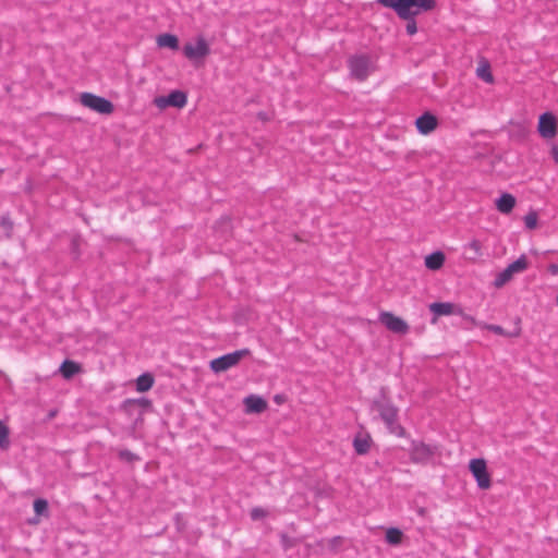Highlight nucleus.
<instances>
[{"label": "nucleus", "mask_w": 558, "mask_h": 558, "mask_svg": "<svg viewBox=\"0 0 558 558\" xmlns=\"http://www.w3.org/2000/svg\"><path fill=\"white\" fill-rule=\"evenodd\" d=\"M513 274L521 272L527 268V259L524 255L507 266Z\"/></svg>", "instance_id": "25"}, {"label": "nucleus", "mask_w": 558, "mask_h": 558, "mask_svg": "<svg viewBox=\"0 0 558 558\" xmlns=\"http://www.w3.org/2000/svg\"><path fill=\"white\" fill-rule=\"evenodd\" d=\"M155 102L156 105L159 107V108H166L168 106H170L167 101V96L166 97H158L155 99Z\"/></svg>", "instance_id": "34"}, {"label": "nucleus", "mask_w": 558, "mask_h": 558, "mask_svg": "<svg viewBox=\"0 0 558 558\" xmlns=\"http://www.w3.org/2000/svg\"><path fill=\"white\" fill-rule=\"evenodd\" d=\"M483 328L489 330V331H493L499 336H504V337H518L521 332V329L519 327H517L513 331L509 332V331H506L501 326L499 325H489V324H484L483 325Z\"/></svg>", "instance_id": "21"}, {"label": "nucleus", "mask_w": 558, "mask_h": 558, "mask_svg": "<svg viewBox=\"0 0 558 558\" xmlns=\"http://www.w3.org/2000/svg\"><path fill=\"white\" fill-rule=\"evenodd\" d=\"M515 205V198L509 193H504L497 201L496 207L502 214H509Z\"/></svg>", "instance_id": "15"}, {"label": "nucleus", "mask_w": 558, "mask_h": 558, "mask_svg": "<svg viewBox=\"0 0 558 558\" xmlns=\"http://www.w3.org/2000/svg\"><path fill=\"white\" fill-rule=\"evenodd\" d=\"M154 378L150 374H142L136 380V389L140 392H145L153 387Z\"/></svg>", "instance_id": "22"}, {"label": "nucleus", "mask_w": 558, "mask_h": 558, "mask_svg": "<svg viewBox=\"0 0 558 558\" xmlns=\"http://www.w3.org/2000/svg\"><path fill=\"white\" fill-rule=\"evenodd\" d=\"M151 405V402L146 398H140V399H128L123 403V408L125 411H128L130 414H132L135 410L138 409L137 417L135 420V424H137L140 421H142L143 411L148 409Z\"/></svg>", "instance_id": "11"}, {"label": "nucleus", "mask_w": 558, "mask_h": 558, "mask_svg": "<svg viewBox=\"0 0 558 558\" xmlns=\"http://www.w3.org/2000/svg\"><path fill=\"white\" fill-rule=\"evenodd\" d=\"M379 320L392 332L404 335L409 330L408 324L402 318L395 316L390 312L380 313Z\"/></svg>", "instance_id": "10"}, {"label": "nucleus", "mask_w": 558, "mask_h": 558, "mask_svg": "<svg viewBox=\"0 0 558 558\" xmlns=\"http://www.w3.org/2000/svg\"><path fill=\"white\" fill-rule=\"evenodd\" d=\"M246 413H262L267 408V402L258 396L251 395L244 399Z\"/></svg>", "instance_id": "13"}, {"label": "nucleus", "mask_w": 558, "mask_h": 558, "mask_svg": "<svg viewBox=\"0 0 558 558\" xmlns=\"http://www.w3.org/2000/svg\"><path fill=\"white\" fill-rule=\"evenodd\" d=\"M349 68L351 75L362 82L374 71V63L368 56L356 54L349 59Z\"/></svg>", "instance_id": "4"}, {"label": "nucleus", "mask_w": 558, "mask_h": 558, "mask_svg": "<svg viewBox=\"0 0 558 558\" xmlns=\"http://www.w3.org/2000/svg\"><path fill=\"white\" fill-rule=\"evenodd\" d=\"M186 95L180 90H173L167 96V101L171 107L182 108L186 104Z\"/></svg>", "instance_id": "19"}, {"label": "nucleus", "mask_w": 558, "mask_h": 558, "mask_svg": "<svg viewBox=\"0 0 558 558\" xmlns=\"http://www.w3.org/2000/svg\"><path fill=\"white\" fill-rule=\"evenodd\" d=\"M538 133L544 138H553L557 135V119L550 112L541 114L537 126Z\"/></svg>", "instance_id": "9"}, {"label": "nucleus", "mask_w": 558, "mask_h": 558, "mask_svg": "<svg viewBox=\"0 0 558 558\" xmlns=\"http://www.w3.org/2000/svg\"><path fill=\"white\" fill-rule=\"evenodd\" d=\"M159 47L177 50L179 48V39L172 34H161L157 37Z\"/></svg>", "instance_id": "17"}, {"label": "nucleus", "mask_w": 558, "mask_h": 558, "mask_svg": "<svg viewBox=\"0 0 558 558\" xmlns=\"http://www.w3.org/2000/svg\"><path fill=\"white\" fill-rule=\"evenodd\" d=\"M282 541H283V544H284L286 548L292 546V544L290 543V541H289V538L287 536H282Z\"/></svg>", "instance_id": "37"}, {"label": "nucleus", "mask_w": 558, "mask_h": 558, "mask_svg": "<svg viewBox=\"0 0 558 558\" xmlns=\"http://www.w3.org/2000/svg\"><path fill=\"white\" fill-rule=\"evenodd\" d=\"M437 118L429 112H426L416 119V128L422 134H429L437 126Z\"/></svg>", "instance_id": "12"}, {"label": "nucleus", "mask_w": 558, "mask_h": 558, "mask_svg": "<svg viewBox=\"0 0 558 558\" xmlns=\"http://www.w3.org/2000/svg\"><path fill=\"white\" fill-rule=\"evenodd\" d=\"M266 517V511L263 508H253L251 511V518L253 520H259Z\"/></svg>", "instance_id": "33"}, {"label": "nucleus", "mask_w": 558, "mask_h": 558, "mask_svg": "<svg viewBox=\"0 0 558 558\" xmlns=\"http://www.w3.org/2000/svg\"><path fill=\"white\" fill-rule=\"evenodd\" d=\"M402 532L396 527H390L386 532V541L391 545H397L401 542Z\"/></svg>", "instance_id": "26"}, {"label": "nucleus", "mask_w": 558, "mask_h": 558, "mask_svg": "<svg viewBox=\"0 0 558 558\" xmlns=\"http://www.w3.org/2000/svg\"><path fill=\"white\" fill-rule=\"evenodd\" d=\"M251 354L248 349H241L234 352L225 354L210 361V368L215 373H222L231 367L236 366L240 361Z\"/></svg>", "instance_id": "3"}, {"label": "nucleus", "mask_w": 558, "mask_h": 558, "mask_svg": "<svg viewBox=\"0 0 558 558\" xmlns=\"http://www.w3.org/2000/svg\"><path fill=\"white\" fill-rule=\"evenodd\" d=\"M524 223H525V227L530 230H533L536 228L537 226V214L535 211H530L525 217H524Z\"/></svg>", "instance_id": "32"}, {"label": "nucleus", "mask_w": 558, "mask_h": 558, "mask_svg": "<svg viewBox=\"0 0 558 558\" xmlns=\"http://www.w3.org/2000/svg\"><path fill=\"white\" fill-rule=\"evenodd\" d=\"M548 271L554 276L558 275V264H550L548 266Z\"/></svg>", "instance_id": "35"}, {"label": "nucleus", "mask_w": 558, "mask_h": 558, "mask_svg": "<svg viewBox=\"0 0 558 558\" xmlns=\"http://www.w3.org/2000/svg\"><path fill=\"white\" fill-rule=\"evenodd\" d=\"M464 256L470 262H476L483 256L482 243L473 239L471 242L464 245Z\"/></svg>", "instance_id": "14"}, {"label": "nucleus", "mask_w": 558, "mask_h": 558, "mask_svg": "<svg viewBox=\"0 0 558 558\" xmlns=\"http://www.w3.org/2000/svg\"><path fill=\"white\" fill-rule=\"evenodd\" d=\"M470 471L475 477L480 488L488 489L490 487V476L487 472L485 460L472 459L470 461Z\"/></svg>", "instance_id": "6"}, {"label": "nucleus", "mask_w": 558, "mask_h": 558, "mask_svg": "<svg viewBox=\"0 0 558 558\" xmlns=\"http://www.w3.org/2000/svg\"><path fill=\"white\" fill-rule=\"evenodd\" d=\"M80 371V365L73 361L65 360L61 366L60 372L64 378H71Z\"/></svg>", "instance_id": "20"}, {"label": "nucleus", "mask_w": 558, "mask_h": 558, "mask_svg": "<svg viewBox=\"0 0 558 558\" xmlns=\"http://www.w3.org/2000/svg\"><path fill=\"white\" fill-rule=\"evenodd\" d=\"M429 311L437 316L451 315L454 313V305L449 302H435L429 305Z\"/></svg>", "instance_id": "16"}, {"label": "nucleus", "mask_w": 558, "mask_h": 558, "mask_svg": "<svg viewBox=\"0 0 558 558\" xmlns=\"http://www.w3.org/2000/svg\"><path fill=\"white\" fill-rule=\"evenodd\" d=\"M514 274L507 267L506 269H504L501 272H499L497 275V277L495 278V281H494V286L496 288H501L502 286H505L508 281L511 280L512 276Z\"/></svg>", "instance_id": "24"}, {"label": "nucleus", "mask_w": 558, "mask_h": 558, "mask_svg": "<svg viewBox=\"0 0 558 558\" xmlns=\"http://www.w3.org/2000/svg\"><path fill=\"white\" fill-rule=\"evenodd\" d=\"M377 2L386 8L393 9L397 15L407 21V33L409 35H414L417 32V26L415 22V16L432 11L436 7V0H432V2L427 7H421L418 4H410L405 5V8L401 9L398 5H395V3L398 2V0H377Z\"/></svg>", "instance_id": "1"}, {"label": "nucleus", "mask_w": 558, "mask_h": 558, "mask_svg": "<svg viewBox=\"0 0 558 558\" xmlns=\"http://www.w3.org/2000/svg\"><path fill=\"white\" fill-rule=\"evenodd\" d=\"M339 539H340L339 537H336V538L332 539V543H338Z\"/></svg>", "instance_id": "38"}, {"label": "nucleus", "mask_w": 558, "mask_h": 558, "mask_svg": "<svg viewBox=\"0 0 558 558\" xmlns=\"http://www.w3.org/2000/svg\"><path fill=\"white\" fill-rule=\"evenodd\" d=\"M476 73H477V76L480 78H482L483 81H485L487 83H492L493 82V75L490 73V70H489L488 65H484V66L477 68Z\"/></svg>", "instance_id": "31"}, {"label": "nucleus", "mask_w": 558, "mask_h": 558, "mask_svg": "<svg viewBox=\"0 0 558 558\" xmlns=\"http://www.w3.org/2000/svg\"><path fill=\"white\" fill-rule=\"evenodd\" d=\"M436 448L422 441H413L411 447V460L415 463H426L435 454Z\"/></svg>", "instance_id": "8"}, {"label": "nucleus", "mask_w": 558, "mask_h": 558, "mask_svg": "<svg viewBox=\"0 0 558 558\" xmlns=\"http://www.w3.org/2000/svg\"><path fill=\"white\" fill-rule=\"evenodd\" d=\"M9 444V428L0 421V448L7 449Z\"/></svg>", "instance_id": "27"}, {"label": "nucleus", "mask_w": 558, "mask_h": 558, "mask_svg": "<svg viewBox=\"0 0 558 558\" xmlns=\"http://www.w3.org/2000/svg\"><path fill=\"white\" fill-rule=\"evenodd\" d=\"M445 262V255L441 252H435L426 256L425 265L428 269L437 270L439 269Z\"/></svg>", "instance_id": "18"}, {"label": "nucleus", "mask_w": 558, "mask_h": 558, "mask_svg": "<svg viewBox=\"0 0 558 558\" xmlns=\"http://www.w3.org/2000/svg\"><path fill=\"white\" fill-rule=\"evenodd\" d=\"M81 104L101 114H110L113 112V105L108 99L94 95L92 93H83L80 96Z\"/></svg>", "instance_id": "5"}, {"label": "nucleus", "mask_w": 558, "mask_h": 558, "mask_svg": "<svg viewBox=\"0 0 558 558\" xmlns=\"http://www.w3.org/2000/svg\"><path fill=\"white\" fill-rule=\"evenodd\" d=\"M372 411L378 413L390 433L399 437L404 435V428L397 422L398 409L386 399L384 393H381L379 399H375L372 402Z\"/></svg>", "instance_id": "2"}, {"label": "nucleus", "mask_w": 558, "mask_h": 558, "mask_svg": "<svg viewBox=\"0 0 558 558\" xmlns=\"http://www.w3.org/2000/svg\"><path fill=\"white\" fill-rule=\"evenodd\" d=\"M353 447L356 453L365 454L369 450V438L356 436L353 440Z\"/></svg>", "instance_id": "23"}, {"label": "nucleus", "mask_w": 558, "mask_h": 558, "mask_svg": "<svg viewBox=\"0 0 558 558\" xmlns=\"http://www.w3.org/2000/svg\"><path fill=\"white\" fill-rule=\"evenodd\" d=\"M430 2H432V0H398V2L395 3V5H398L399 8L403 9V8H405V5H410V4H418L421 7H427Z\"/></svg>", "instance_id": "30"}, {"label": "nucleus", "mask_w": 558, "mask_h": 558, "mask_svg": "<svg viewBox=\"0 0 558 558\" xmlns=\"http://www.w3.org/2000/svg\"><path fill=\"white\" fill-rule=\"evenodd\" d=\"M550 155L554 158V160L558 163V148H557V146H553L551 147Z\"/></svg>", "instance_id": "36"}, {"label": "nucleus", "mask_w": 558, "mask_h": 558, "mask_svg": "<svg viewBox=\"0 0 558 558\" xmlns=\"http://www.w3.org/2000/svg\"><path fill=\"white\" fill-rule=\"evenodd\" d=\"M118 456H119V458H120L122 461H125V462H129V463H132V462H134V461H140V460H141V458H140L137 454H135V453L131 452V451H130V450H128V449H121V450H119Z\"/></svg>", "instance_id": "28"}, {"label": "nucleus", "mask_w": 558, "mask_h": 558, "mask_svg": "<svg viewBox=\"0 0 558 558\" xmlns=\"http://www.w3.org/2000/svg\"><path fill=\"white\" fill-rule=\"evenodd\" d=\"M34 511L37 515H43L48 511V502L45 499H36L34 501Z\"/></svg>", "instance_id": "29"}, {"label": "nucleus", "mask_w": 558, "mask_h": 558, "mask_svg": "<svg viewBox=\"0 0 558 558\" xmlns=\"http://www.w3.org/2000/svg\"><path fill=\"white\" fill-rule=\"evenodd\" d=\"M210 52L209 46L202 37L196 43H186L183 47V53L189 60L205 58Z\"/></svg>", "instance_id": "7"}]
</instances>
